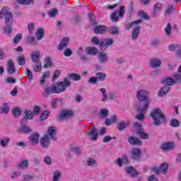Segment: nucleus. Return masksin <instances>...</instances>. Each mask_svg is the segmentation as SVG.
<instances>
[{"instance_id":"0e129e2a","label":"nucleus","mask_w":181,"mask_h":181,"mask_svg":"<svg viewBox=\"0 0 181 181\" xmlns=\"http://www.w3.org/2000/svg\"><path fill=\"white\" fill-rule=\"evenodd\" d=\"M6 84H15L16 83V78H13L11 77L7 78L6 80Z\"/></svg>"},{"instance_id":"69168bd1","label":"nucleus","mask_w":181,"mask_h":181,"mask_svg":"<svg viewBox=\"0 0 181 181\" xmlns=\"http://www.w3.org/2000/svg\"><path fill=\"white\" fill-rule=\"evenodd\" d=\"M22 39V35L21 34H17L16 36L14 37L13 40V43H15L16 45V43H19V42H21Z\"/></svg>"},{"instance_id":"774afa93","label":"nucleus","mask_w":181,"mask_h":181,"mask_svg":"<svg viewBox=\"0 0 181 181\" xmlns=\"http://www.w3.org/2000/svg\"><path fill=\"white\" fill-rule=\"evenodd\" d=\"M33 180V176L25 175L23 176V181H30Z\"/></svg>"},{"instance_id":"f257e3e1","label":"nucleus","mask_w":181,"mask_h":181,"mask_svg":"<svg viewBox=\"0 0 181 181\" xmlns=\"http://www.w3.org/2000/svg\"><path fill=\"white\" fill-rule=\"evenodd\" d=\"M5 18L6 26L4 28V33L6 35H11L12 32V23L13 22V15L12 13L8 11V7H3L0 11V19H4Z\"/></svg>"},{"instance_id":"c03bdc74","label":"nucleus","mask_w":181,"mask_h":181,"mask_svg":"<svg viewBox=\"0 0 181 181\" xmlns=\"http://www.w3.org/2000/svg\"><path fill=\"white\" fill-rule=\"evenodd\" d=\"M180 122H179V120L176 119H173L170 120V127L173 128H177V127H180Z\"/></svg>"},{"instance_id":"ea45409f","label":"nucleus","mask_w":181,"mask_h":181,"mask_svg":"<svg viewBox=\"0 0 181 181\" xmlns=\"http://www.w3.org/2000/svg\"><path fill=\"white\" fill-rule=\"evenodd\" d=\"M127 127L128 123L122 122L117 124V128L119 131H124V129H125V128H127Z\"/></svg>"},{"instance_id":"680f3d73","label":"nucleus","mask_w":181,"mask_h":181,"mask_svg":"<svg viewBox=\"0 0 181 181\" xmlns=\"http://www.w3.org/2000/svg\"><path fill=\"white\" fill-rule=\"evenodd\" d=\"M49 114H50V112L48 110L44 112L40 116L42 121H45V119L49 117Z\"/></svg>"},{"instance_id":"338daca9","label":"nucleus","mask_w":181,"mask_h":181,"mask_svg":"<svg viewBox=\"0 0 181 181\" xmlns=\"http://www.w3.org/2000/svg\"><path fill=\"white\" fill-rule=\"evenodd\" d=\"M160 9H162V4L157 3L156 4L154 5V7H153L154 12L160 11Z\"/></svg>"},{"instance_id":"79ce46f5","label":"nucleus","mask_w":181,"mask_h":181,"mask_svg":"<svg viewBox=\"0 0 181 181\" xmlns=\"http://www.w3.org/2000/svg\"><path fill=\"white\" fill-rule=\"evenodd\" d=\"M108 115V110L105 108L100 109L99 118L103 119Z\"/></svg>"},{"instance_id":"13d9d810","label":"nucleus","mask_w":181,"mask_h":181,"mask_svg":"<svg viewBox=\"0 0 181 181\" xmlns=\"http://www.w3.org/2000/svg\"><path fill=\"white\" fill-rule=\"evenodd\" d=\"M172 11H173V5H168L167 6V9L165 11V15L166 16H169L170 13H172Z\"/></svg>"},{"instance_id":"9b49d317","label":"nucleus","mask_w":181,"mask_h":181,"mask_svg":"<svg viewBox=\"0 0 181 181\" xmlns=\"http://www.w3.org/2000/svg\"><path fill=\"white\" fill-rule=\"evenodd\" d=\"M73 116V111L71 110H63L60 112L57 117L58 121H64Z\"/></svg>"},{"instance_id":"7c9ffc66","label":"nucleus","mask_w":181,"mask_h":181,"mask_svg":"<svg viewBox=\"0 0 181 181\" xmlns=\"http://www.w3.org/2000/svg\"><path fill=\"white\" fill-rule=\"evenodd\" d=\"M173 80L175 84H180L181 83V74L175 73L173 75Z\"/></svg>"},{"instance_id":"bb28decb","label":"nucleus","mask_w":181,"mask_h":181,"mask_svg":"<svg viewBox=\"0 0 181 181\" xmlns=\"http://www.w3.org/2000/svg\"><path fill=\"white\" fill-rule=\"evenodd\" d=\"M35 37L37 40H42L45 37V30L43 28H38L35 34Z\"/></svg>"},{"instance_id":"2f4dec72","label":"nucleus","mask_w":181,"mask_h":181,"mask_svg":"<svg viewBox=\"0 0 181 181\" xmlns=\"http://www.w3.org/2000/svg\"><path fill=\"white\" fill-rule=\"evenodd\" d=\"M24 112V117L28 119H33V117H35V115L33 113V112L30 111V110H23Z\"/></svg>"},{"instance_id":"72a5a7b5","label":"nucleus","mask_w":181,"mask_h":181,"mask_svg":"<svg viewBox=\"0 0 181 181\" xmlns=\"http://www.w3.org/2000/svg\"><path fill=\"white\" fill-rule=\"evenodd\" d=\"M33 69L34 70V73H39V71H42V62H35V64L33 65Z\"/></svg>"},{"instance_id":"6e6552de","label":"nucleus","mask_w":181,"mask_h":181,"mask_svg":"<svg viewBox=\"0 0 181 181\" xmlns=\"http://www.w3.org/2000/svg\"><path fill=\"white\" fill-rule=\"evenodd\" d=\"M133 129L138 136H148V134H146L144 128H142V124L139 122L134 123Z\"/></svg>"},{"instance_id":"9d476101","label":"nucleus","mask_w":181,"mask_h":181,"mask_svg":"<svg viewBox=\"0 0 181 181\" xmlns=\"http://www.w3.org/2000/svg\"><path fill=\"white\" fill-rule=\"evenodd\" d=\"M50 139L52 141H57V137L56 136H44L40 140V144L42 148H49L50 145Z\"/></svg>"},{"instance_id":"2eb2a0df","label":"nucleus","mask_w":181,"mask_h":181,"mask_svg":"<svg viewBox=\"0 0 181 181\" xmlns=\"http://www.w3.org/2000/svg\"><path fill=\"white\" fill-rule=\"evenodd\" d=\"M70 42V39L69 37H64L62 40H60L59 42L58 49L60 52H63L66 47L69 45V42Z\"/></svg>"},{"instance_id":"a878e982","label":"nucleus","mask_w":181,"mask_h":181,"mask_svg":"<svg viewBox=\"0 0 181 181\" xmlns=\"http://www.w3.org/2000/svg\"><path fill=\"white\" fill-rule=\"evenodd\" d=\"M172 25L170 23H167L166 26L164 28V33L167 37H170L172 35Z\"/></svg>"},{"instance_id":"c756f323","label":"nucleus","mask_w":181,"mask_h":181,"mask_svg":"<svg viewBox=\"0 0 181 181\" xmlns=\"http://www.w3.org/2000/svg\"><path fill=\"white\" fill-rule=\"evenodd\" d=\"M163 83L169 87V86H173L175 84V82L173 81V78L167 77L163 80Z\"/></svg>"},{"instance_id":"de8ad7c7","label":"nucleus","mask_w":181,"mask_h":181,"mask_svg":"<svg viewBox=\"0 0 181 181\" xmlns=\"http://www.w3.org/2000/svg\"><path fill=\"white\" fill-rule=\"evenodd\" d=\"M27 42L30 45H33V46L37 45V42H36V40H35V37H28Z\"/></svg>"},{"instance_id":"37998d69","label":"nucleus","mask_w":181,"mask_h":181,"mask_svg":"<svg viewBox=\"0 0 181 181\" xmlns=\"http://www.w3.org/2000/svg\"><path fill=\"white\" fill-rule=\"evenodd\" d=\"M100 93H102L103 98L102 101H107L108 100V95H107V90L105 88H102L100 89Z\"/></svg>"},{"instance_id":"393cba45","label":"nucleus","mask_w":181,"mask_h":181,"mask_svg":"<svg viewBox=\"0 0 181 181\" xmlns=\"http://www.w3.org/2000/svg\"><path fill=\"white\" fill-rule=\"evenodd\" d=\"M98 53V49L95 47H89L86 49V54L89 56H95Z\"/></svg>"},{"instance_id":"a18cd8bd","label":"nucleus","mask_w":181,"mask_h":181,"mask_svg":"<svg viewBox=\"0 0 181 181\" xmlns=\"http://www.w3.org/2000/svg\"><path fill=\"white\" fill-rule=\"evenodd\" d=\"M29 141L32 145H36V144H39V136H30Z\"/></svg>"},{"instance_id":"4c0bfd02","label":"nucleus","mask_w":181,"mask_h":181,"mask_svg":"<svg viewBox=\"0 0 181 181\" xmlns=\"http://www.w3.org/2000/svg\"><path fill=\"white\" fill-rule=\"evenodd\" d=\"M107 78V74L103 73V72H98L96 74V78H98V81H104L105 78Z\"/></svg>"},{"instance_id":"bf43d9fd","label":"nucleus","mask_w":181,"mask_h":181,"mask_svg":"<svg viewBox=\"0 0 181 181\" xmlns=\"http://www.w3.org/2000/svg\"><path fill=\"white\" fill-rule=\"evenodd\" d=\"M178 47H179V45L173 44L168 46V50H170V52H175V50H177Z\"/></svg>"},{"instance_id":"09e8293b","label":"nucleus","mask_w":181,"mask_h":181,"mask_svg":"<svg viewBox=\"0 0 181 181\" xmlns=\"http://www.w3.org/2000/svg\"><path fill=\"white\" fill-rule=\"evenodd\" d=\"M48 67H52V59L49 57H46L45 59L44 69H48Z\"/></svg>"},{"instance_id":"4468645a","label":"nucleus","mask_w":181,"mask_h":181,"mask_svg":"<svg viewBox=\"0 0 181 181\" xmlns=\"http://www.w3.org/2000/svg\"><path fill=\"white\" fill-rule=\"evenodd\" d=\"M52 94H57V92L56 91V86H54V84L45 88L44 97H49V95H52Z\"/></svg>"},{"instance_id":"e2e57ef3","label":"nucleus","mask_w":181,"mask_h":181,"mask_svg":"<svg viewBox=\"0 0 181 181\" xmlns=\"http://www.w3.org/2000/svg\"><path fill=\"white\" fill-rule=\"evenodd\" d=\"M57 13H58L57 9L53 8L49 12V16L50 18H54V16H56Z\"/></svg>"},{"instance_id":"f8f14e48","label":"nucleus","mask_w":181,"mask_h":181,"mask_svg":"<svg viewBox=\"0 0 181 181\" xmlns=\"http://www.w3.org/2000/svg\"><path fill=\"white\" fill-rule=\"evenodd\" d=\"M129 153L132 159L134 160H138L141 158V149L139 148H134L129 151Z\"/></svg>"},{"instance_id":"ddd939ff","label":"nucleus","mask_w":181,"mask_h":181,"mask_svg":"<svg viewBox=\"0 0 181 181\" xmlns=\"http://www.w3.org/2000/svg\"><path fill=\"white\" fill-rule=\"evenodd\" d=\"M124 170L130 177H138V175H139V173L136 171V169L132 166L127 167Z\"/></svg>"},{"instance_id":"4d7b16f0","label":"nucleus","mask_w":181,"mask_h":181,"mask_svg":"<svg viewBox=\"0 0 181 181\" xmlns=\"http://www.w3.org/2000/svg\"><path fill=\"white\" fill-rule=\"evenodd\" d=\"M25 73H26V76L30 81L33 79V74L32 73L31 71H30L29 69H25Z\"/></svg>"},{"instance_id":"c85d7f7f","label":"nucleus","mask_w":181,"mask_h":181,"mask_svg":"<svg viewBox=\"0 0 181 181\" xmlns=\"http://www.w3.org/2000/svg\"><path fill=\"white\" fill-rule=\"evenodd\" d=\"M169 86H165L163 88H160L158 93V96L159 97H163V95H166L168 93H169Z\"/></svg>"},{"instance_id":"dca6fc26","label":"nucleus","mask_w":181,"mask_h":181,"mask_svg":"<svg viewBox=\"0 0 181 181\" xmlns=\"http://www.w3.org/2000/svg\"><path fill=\"white\" fill-rule=\"evenodd\" d=\"M160 64H162V61L158 58H153L150 60V67L151 69H158V67H160Z\"/></svg>"},{"instance_id":"6e6d98bb","label":"nucleus","mask_w":181,"mask_h":181,"mask_svg":"<svg viewBox=\"0 0 181 181\" xmlns=\"http://www.w3.org/2000/svg\"><path fill=\"white\" fill-rule=\"evenodd\" d=\"M47 134L48 135H49V136H53V135H56V129H54V127H50L48 129Z\"/></svg>"},{"instance_id":"5fc2aeb1","label":"nucleus","mask_w":181,"mask_h":181,"mask_svg":"<svg viewBox=\"0 0 181 181\" xmlns=\"http://www.w3.org/2000/svg\"><path fill=\"white\" fill-rule=\"evenodd\" d=\"M28 165H29V163L28 160H25L21 161V163L18 164V168L23 169L25 168H28Z\"/></svg>"},{"instance_id":"f03ea898","label":"nucleus","mask_w":181,"mask_h":181,"mask_svg":"<svg viewBox=\"0 0 181 181\" xmlns=\"http://www.w3.org/2000/svg\"><path fill=\"white\" fill-rule=\"evenodd\" d=\"M140 23H142V19H139L135 21H132L131 23L126 25L127 29H132V39L135 42L139 37V33L141 32V25Z\"/></svg>"},{"instance_id":"5701e85b","label":"nucleus","mask_w":181,"mask_h":181,"mask_svg":"<svg viewBox=\"0 0 181 181\" xmlns=\"http://www.w3.org/2000/svg\"><path fill=\"white\" fill-rule=\"evenodd\" d=\"M129 141V144H130V145H133V146H138V145H141V144H142V141H141V140H139V139H138L137 137H134V136H131L128 139Z\"/></svg>"},{"instance_id":"c9c22d12","label":"nucleus","mask_w":181,"mask_h":181,"mask_svg":"<svg viewBox=\"0 0 181 181\" xmlns=\"http://www.w3.org/2000/svg\"><path fill=\"white\" fill-rule=\"evenodd\" d=\"M69 149L71 152H74V153H76V155H81V149H80V147L71 145Z\"/></svg>"},{"instance_id":"7ed1b4c3","label":"nucleus","mask_w":181,"mask_h":181,"mask_svg":"<svg viewBox=\"0 0 181 181\" xmlns=\"http://www.w3.org/2000/svg\"><path fill=\"white\" fill-rule=\"evenodd\" d=\"M150 116L153 118L154 125H156V127L160 125L162 122H165L166 121V117H165V115L162 113V110L159 107L153 110L150 113Z\"/></svg>"},{"instance_id":"49530a36","label":"nucleus","mask_w":181,"mask_h":181,"mask_svg":"<svg viewBox=\"0 0 181 181\" xmlns=\"http://www.w3.org/2000/svg\"><path fill=\"white\" fill-rule=\"evenodd\" d=\"M108 31L110 35H118V28L117 27H110Z\"/></svg>"},{"instance_id":"0eeeda50","label":"nucleus","mask_w":181,"mask_h":181,"mask_svg":"<svg viewBox=\"0 0 181 181\" xmlns=\"http://www.w3.org/2000/svg\"><path fill=\"white\" fill-rule=\"evenodd\" d=\"M124 13H125V6H121L119 11H115L113 13L110 15V21L112 22H118L119 21V16L120 18H122L124 16Z\"/></svg>"},{"instance_id":"3c124183","label":"nucleus","mask_w":181,"mask_h":181,"mask_svg":"<svg viewBox=\"0 0 181 181\" xmlns=\"http://www.w3.org/2000/svg\"><path fill=\"white\" fill-rule=\"evenodd\" d=\"M18 63L20 66H25L26 61L25 60V57H23V55L18 57Z\"/></svg>"},{"instance_id":"b1692460","label":"nucleus","mask_w":181,"mask_h":181,"mask_svg":"<svg viewBox=\"0 0 181 181\" xmlns=\"http://www.w3.org/2000/svg\"><path fill=\"white\" fill-rule=\"evenodd\" d=\"M40 59V52L39 51H34L32 52V56H31V60L34 63H39L40 62L39 60Z\"/></svg>"},{"instance_id":"a19ab883","label":"nucleus","mask_w":181,"mask_h":181,"mask_svg":"<svg viewBox=\"0 0 181 181\" xmlns=\"http://www.w3.org/2000/svg\"><path fill=\"white\" fill-rule=\"evenodd\" d=\"M60 177H62V173H60V171L59 170H57L54 172L52 181H59L60 180Z\"/></svg>"},{"instance_id":"052dcab7","label":"nucleus","mask_w":181,"mask_h":181,"mask_svg":"<svg viewBox=\"0 0 181 181\" xmlns=\"http://www.w3.org/2000/svg\"><path fill=\"white\" fill-rule=\"evenodd\" d=\"M95 163H97V162L95 161V160L94 158H88L87 160V165L88 166H94V165H95Z\"/></svg>"},{"instance_id":"423d86ee","label":"nucleus","mask_w":181,"mask_h":181,"mask_svg":"<svg viewBox=\"0 0 181 181\" xmlns=\"http://www.w3.org/2000/svg\"><path fill=\"white\" fill-rule=\"evenodd\" d=\"M71 82L69 81V78H65L64 81H60L56 84L55 86V90L57 91V94H60V93H63L67 87H70Z\"/></svg>"},{"instance_id":"58836bf2","label":"nucleus","mask_w":181,"mask_h":181,"mask_svg":"<svg viewBox=\"0 0 181 181\" xmlns=\"http://www.w3.org/2000/svg\"><path fill=\"white\" fill-rule=\"evenodd\" d=\"M10 141L11 139H8V137H5L4 139L0 141V145L1 146H3V148H6V146L9 145Z\"/></svg>"},{"instance_id":"39448f33","label":"nucleus","mask_w":181,"mask_h":181,"mask_svg":"<svg viewBox=\"0 0 181 181\" xmlns=\"http://www.w3.org/2000/svg\"><path fill=\"white\" fill-rule=\"evenodd\" d=\"M149 93L145 90H140L137 91L136 97L139 101H142L141 107H144L145 104H147V106L149 107V104H151V101H149V96H148Z\"/></svg>"},{"instance_id":"cd10ccee","label":"nucleus","mask_w":181,"mask_h":181,"mask_svg":"<svg viewBox=\"0 0 181 181\" xmlns=\"http://www.w3.org/2000/svg\"><path fill=\"white\" fill-rule=\"evenodd\" d=\"M89 136H98V130L94 126H91L88 132Z\"/></svg>"},{"instance_id":"603ef678","label":"nucleus","mask_w":181,"mask_h":181,"mask_svg":"<svg viewBox=\"0 0 181 181\" xmlns=\"http://www.w3.org/2000/svg\"><path fill=\"white\" fill-rule=\"evenodd\" d=\"M18 4H21V5H30L33 0H16Z\"/></svg>"},{"instance_id":"20e7f679","label":"nucleus","mask_w":181,"mask_h":181,"mask_svg":"<svg viewBox=\"0 0 181 181\" xmlns=\"http://www.w3.org/2000/svg\"><path fill=\"white\" fill-rule=\"evenodd\" d=\"M148 109L149 107H148V104H145L142 106V103H138L136 105V115L135 119H137V121H144V119H145V113Z\"/></svg>"},{"instance_id":"4be33fe9","label":"nucleus","mask_w":181,"mask_h":181,"mask_svg":"<svg viewBox=\"0 0 181 181\" xmlns=\"http://www.w3.org/2000/svg\"><path fill=\"white\" fill-rule=\"evenodd\" d=\"M173 146H175V144H173V142L172 141H168L162 144L161 149L165 151H170V149H172Z\"/></svg>"},{"instance_id":"e433bc0d","label":"nucleus","mask_w":181,"mask_h":181,"mask_svg":"<svg viewBox=\"0 0 181 181\" xmlns=\"http://www.w3.org/2000/svg\"><path fill=\"white\" fill-rule=\"evenodd\" d=\"M21 131L25 132V134L32 132V129H30L29 127L26 126V124L21 126V128L17 130V132H21Z\"/></svg>"},{"instance_id":"aec40b11","label":"nucleus","mask_w":181,"mask_h":181,"mask_svg":"<svg viewBox=\"0 0 181 181\" xmlns=\"http://www.w3.org/2000/svg\"><path fill=\"white\" fill-rule=\"evenodd\" d=\"M98 59L100 63H102L103 64H105V63L108 62V56L105 52H100L98 55Z\"/></svg>"},{"instance_id":"412c9836","label":"nucleus","mask_w":181,"mask_h":181,"mask_svg":"<svg viewBox=\"0 0 181 181\" xmlns=\"http://www.w3.org/2000/svg\"><path fill=\"white\" fill-rule=\"evenodd\" d=\"M116 163L119 168L122 167V165H127L128 163V157L127 156H123L122 158H118L116 160Z\"/></svg>"},{"instance_id":"f3484780","label":"nucleus","mask_w":181,"mask_h":181,"mask_svg":"<svg viewBox=\"0 0 181 181\" xmlns=\"http://www.w3.org/2000/svg\"><path fill=\"white\" fill-rule=\"evenodd\" d=\"M16 71V69H15V65L13 64V60L8 59L7 62V73L8 74H13Z\"/></svg>"},{"instance_id":"864d4df0","label":"nucleus","mask_w":181,"mask_h":181,"mask_svg":"<svg viewBox=\"0 0 181 181\" xmlns=\"http://www.w3.org/2000/svg\"><path fill=\"white\" fill-rule=\"evenodd\" d=\"M28 30L29 33H33V32L35 30V23L30 22V23H28Z\"/></svg>"},{"instance_id":"6ab92c4d","label":"nucleus","mask_w":181,"mask_h":181,"mask_svg":"<svg viewBox=\"0 0 181 181\" xmlns=\"http://www.w3.org/2000/svg\"><path fill=\"white\" fill-rule=\"evenodd\" d=\"M94 33L96 35H103L107 32V27L105 25H98L93 29Z\"/></svg>"},{"instance_id":"1a4fd4ad","label":"nucleus","mask_w":181,"mask_h":181,"mask_svg":"<svg viewBox=\"0 0 181 181\" xmlns=\"http://www.w3.org/2000/svg\"><path fill=\"white\" fill-rule=\"evenodd\" d=\"M169 168V165L168 163H163L160 165L159 168L158 167H153L151 168L153 172H155L157 175H160V173H163V175H166L168 173V168Z\"/></svg>"},{"instance_id":"8fccbe9b","label":"nucleus","mask_w":181,"mask_h":181,"mask_svg":"<svg viewBox=\"0 0 181 181\" xmlns=\"http://www.w3.org/2000/svg\"><path fill=\"white\" fill-rule=\"evenodd\" d=\"M21 112H22V109L19 108V107H16L13 110V115L17 118L18 117H19V115H21Z\"/></svg>"},{"instance_id":"473e14b6","label":"nucleus","mask_w":181,"mask_h":181,"mask_svg":"<svg viewBox=\"0 0 181 181\" xmlns=\"http://www.w3.org/2000/svg\"><path fill=\"white\" fill-rule=\"evenodd\" d=\"M9 112V106L7 103H4L0 107V114H8Z\"/></svg>"},{"instance_id":"a211bd4d","label":"nucleus","mask_w":181,"mask_h":181,"mask_svg":"<svg viewBox=\"0 0 181 181\" xmlns=\"http://www.w3.org/2000/svg\"><path fill=\"white\" fill-rule=\"evenodd\" d=\"M114 42L111 39H105L100 43V50H106Z\"/></svg>"},{"instance_id":"f704fd0d","label":"nucleus","mask_w":181,"mask_h":181,"mask_svg":"<svg viewBox=\"0 0 181 181\" xmlns=\"http://www.w3.org/2000/svg\"><path fill=\"white\" fill-rule=\"evenodd\" d=\"M68 76L69 78H71V80H73L74 81H80V80H81L80 75L75 73H71L69 74Z\"/></svg>"}]
</instances>
